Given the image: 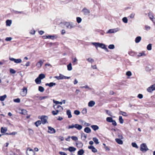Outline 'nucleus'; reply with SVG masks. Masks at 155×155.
Returning <instances> with one entry per match:
<instances>
[{"instance_id": "obj_1", "label": "nucleus", "mask_w": 155, "mask_h": 155, "mask_svg": "<svg viewBox=\"0 0 155 155\" xmlns=\"http://www.w3.org/2000/svg\"><path fill=\"white\" fill-rule=\"evenodd\" d=\"M63 24L67 29H71L76 26V23L71 22H64Z\"/></svg>"}, {"instance_id": "obj_2", "label": "nucleus", "mask_w": 155, "mask_h": 155, "mask_svg": "<svg viewBox=\"0 0 155 155\" xmlns=\"http://www.w3.org/2000/svg\"><path fill=\"white\" fill-rule=\"evenodd\" d=\"M140 150L143 152H145L149 150L146 143H143L140 145Z\"/></svg>"}, {"instance_id": "obj_3", "label": "nucleus", "mask_w": 155, "mask_h": 155, "mask_svg": "<svg viewBox=\"0 0 155 155\" xmlns=\"http://www.w3.org/2000/svg\"><path fill=\"white\" fill-rule=\"evenodd\" d=\"M40 119H41V123L43 124H45L47 122L48 117L46 116H41Z\"/></svg>"}, {"instance_id": "obj_4", "label": "nucleus", "mask_w": 155, "mask_h": 155, "mask_svg": "<svg viewBox=\"0 0 155 155\" xmlns=\"http://www.w3.org/2000/svg\"><path fill=\"white\" fill-rule=\"evenodd\" d=\"M27 92V88L26 87H24L22 89V91L20 92V94L21 96L24 97L26 95Z\"/></svg>"}, {"instance_id": "obj_5", "label": "nucleus", "mask_w": 155, "mask_h": 155, "mask_svg": "<svg viewBox=\"0 0 155 155\" xmlns=\"http://www.w3.org/2000/svg\"><path fill=\"white\" fill-rule=\"evenodd\" d=\"M27 155H35V152L34 150L30 148H28L26 151Z\"/></svg>"}, {"instance_id": "obj_6", "label": "nucleus", "mask_w": 155, "mask_h": 155, "mask_svg": "<svg viewBox=\"0 0 155 155\" xmlns=\"http://www.w3.org/2000/svg\"><path fill=\"white\" fill-rule=\"evenodd\" d=\"M45 61V60H40L37 63L36 66L38 68H41Z\"/></svg>"}, {"instance_id": "obj_7", "label": "nucleus", "mask_w": 155, "mask_h": 155, "mask_svg": "<svg viewBox=\"0 0 155 155\" xmlns=\"http://www.w3.org/2000/svg\"><path fill=\"white\" fill-rule=\"evenodd\" d=\"M48 133L50 134H54L56 132L55 130L53 128L51 127H48Z\"/></svg>"}, {"instance_id": "obj_8", "label": "nucleus", "mask_w": 155, "mask_h": 155, "mask_svg": "<svg viewBox=\"0 0 155 155\" xmlns=\"http://www.w3.org/2000/svg\"><path fill=\"white\" fill-rule=\"evenodd\" d=\"M82 12H84V15H88L90 12V11L86 8H84L82 10Z\"/></svg>"}, {"instance_id": "obj_9", "label": "nucleus", "mask_w": 155, "mask_h": 155, "mask_svg": "<svg viewBox=\"0 0 155 155\" xmlns=\"http://www.w3.org/2000/svg\"><path fill=\"white\" fill-rule=\"evenodd\" d=\"M53 107L55 109H58V110H59V111H61L63 110V108L61 106L59 105H57L55 104L54 105Z\"/></svg>"}, {"instance_id": "obj_10", "label": "nucleus", "mask_w": 155, "mask_h": 155, "mask_svg": "<svg viewBox=\"0 0 155 155\" xmlns=\"http://www.w3.org/2000/svg\"><path fill=\"white\" fill-rule=\"evenodd\" d=\"M89 149L91 150L94 153H96L97 152V150L93 146L91 145L88 147Z\"/></svg>"}, {"instance_id": "obj_11", "label": "nucleus", "mask_w": 155, "mask_h": 155, "mask_svg": "<svg viewBox=\"0 0 155 155\" xmlns=\"http://www.w3.org/2000/svg\"><path fill=\"white\" fill-rule=\"evenodd\" d=\"M64 76L61 74H60L59 76H55L54 78L58 80H62L64 79Z\"/></svg>"}, {"instance_id": "obj_12", "label": "nucleus", "mask_w": 155, "mask_h": 155, "mask_svg": "<svg viewBox=\"0 0 155 155\" xmlns=\"http://www.w3.org/2000/svg\"><path fill=\"white\" fill-rule=\"evenodd\" d=\"M92 44L95 46L96 48H97L98 47L101 48V43H99V42H93L92 43Z\"/></svg>"}, {"instance_id": "obj_13", "label": "nucleus", "mask_w": 155, "mask_h": 155, "mask_svg": "<svg viewBox=\"0 0 155 155\" xmlns=\"http://www.w3.org/2000/svg\"><path fill=\"white\" fill-rule=\"evenodd\" d=\"M84 131L85 132L87 133H89L91 132V129L89 127H86L84 128Z\"/></svg>"}, {"instance_id": "obj_14", "label": "nucleus", "mask_w": 155, "mask_h": 155, "mask_svg": "<svg viewBox=\"0 0 155 155\" xmlns=\"http://www.w3.org/2000/svg\"><path fill=\"white\" fill-rule=\"evenodd\" d=\"M56 84V83H53V82H50L49 83H46L45 84V85L46 86H49L50 87H52L54 86Z\"/></svg>"}, {"instance_id": "obj_15", "label": "nucleus", "mask_w": 155, "mask_h": 155, "mask_svg": "<svg viewBox=\"0 0 155 155\" xmlns=\"http://www.w3.org/2000/svg\"><path fill=\"white\" fill-rule=\"evenodd\" d=\"M122 139L116 138L115 140L119 144H123V141L121 140Z\"/></svg>"}, {"instance_id": "obj_16", "label": "nucleus", "mask_w": 155, "mask_h": 155, "mask_svg": "<svg viewBox=\"0 0 155 155\" xmlns=\"http://www.w3.org/2000/svg\"><path fill=\"white\" fill-rule=\"evenodd\" d=\"M95 104V102L93 101H90L88 103V106L90 107H93Z\"/></svg>"}, {"instance_id": "obj_17", "label": "nucleus", "mask_w": 155, "mask_h": 155, "mask_svg": "<svg viewBox=\"0 0 155 155\" xmlns=\"http://www.w3.org/2000/svg\"><path fill=\"white\" fill-rule=\"evenodd\" d=\"M75 128L78 130H80L82 128V126L81 125L77 124H75Z\"/></svg>"}, {"instance_id": "obj_18", "label": "nucleus", "mask_w": 155, "mask_h": 155, "mask_svg": "<svg viewBox=\"0 0 155 155\" xmlns=\"http://www.w3.org/2000/svg\"><path fill=\"white\" fill-rule=\"evenodd\" d=\"M76 144L78 147H81L83 146V143L80 141H78V142L76 143Z\"/></svg>"}, {"instance_id": "obj_19", "label": "nucleus", "mask_w": 155, "mask_h": 155, "mask_svg": "<svg viewBox=\"0 0 155 155\" xmlns=\"http://www.w3.org/2000/svg\"><path fill=\"white\" fill-rule=\"evenodd\" d=\"M7 129L6 127L4 128L3 127H2L1 128V132L2 133H5L7 131Z\"/></svg>"}, {"instance_id": "obj_20", "label": "nucleus", "mask_w": 155, "mask_h": 155, "mask_svg": "<svg viewBox=\"0 0 155 155\" xmlns=\"http://www.w3.org/2000/svg\"><path fill=\"white\" fill-rule=\"evenodd\" d=\"M68 150L71 152H73L75 151L76 149V148H75L74 147H68Z\"/></svg>"}, {"instance_id": "obj_21", "label": "nucleus", "mask_w": 155, "mask_h": 155, "mask_svg": "<svg viewBox=\"0 0 155 155\" xmlns=\"http://www.w3.org/2000/svg\"><path fill=\"white\" fill-rule=\"evenodd\" d=\"M41 124V121L40 120H38L35 123V126L38 127L39 125Z\"/></svg>"}, {"instance_id": "obj_22", "label": "nucleus", "mask_w": 155, "mask_h": 155, "mask_svg": "<svg viewBox=\"0 0 155 155\" xmlns=\"http://www.w3.org/2000/svg\"><path fill=\"white\" fill-rule=\"evenodd\" d=\"M87 137V135H85L84 133L81 134V138L83 140H85Z\"/></svg>"}, {"instance_id": "obj_23", "label": "nucleus", "mask_w": 155, "mask_h": 155, "mask_svg": "<svg viewBox=\"0 0 155 155\" xmlns=\"http://www.w3.org/2000/svg\"><path fill=\"white\" fill-rule=\"evenodd\" d=\"M141 38L140 36H138L135 38V42L136 43H138L141 41Z\"/></svg>"}, {"instance_id": "obj_24", "label": "nucleus", "mask_w": 155, "mask_h": 155, "mask_svg": "<svg viewBox=\"0 0 155 155\" xmlns=\"http://www.w3.org/2000/svg\"><path fill=\"white\" fill-rule=\"evenodd\" d=\"M67 114L68 115V117L69 118H70L72 117V115L70 110H67Z\"/></svg>"}, {"instance_id": "obj_25", "label": "nucleus", "mask_w": 155, "mask_h": 155, "mask_svg": "<svg viewBox=\"0 0 155 155\" xmlns=\"http://www.w3.org/2000/svg\"><path fill=\"white\" fill-rule=\"evenodd\" d=\"M35 82L37 84H39L41 83V79L38 77L35 79Z\"/></svg>"}, {"instance_id": "obj_26", "label": "nucleus", "mask_w": 155, "mask_h": 155, "mask_svg": "<svg viewBox=\"0 0 155 155\" xmlns=\"http://www.w3.org/2000/svg\"><path fill=\"white\" fill-rule=\"evenodd\" d=\"M91 128L95 131L99 129V127L96 125H92L91 126Z\"/></svg>"}, {"instance_id": "obj_27", "label": "nucleus", "mask_w": 155, "mask_h": 155, "mask_svg": "<svg viewBox=\"0 0 155 155\" xmlns=\"http://www.w3.org/2000/svg\"><path fill=\"white\" fill-rule=\"evenodd\" d=\"M7 95L6 94H5L2 96H0V101H4Z\"/></svg>"}, {"instance_id": "obj_28", "label": "nucleus", "mask_w": 155, "mask_h": 155, "mask_svg": "<svg viewBox=\"0 0 155 155\" xmlns=\"http://www.w3.org/2000/svg\"><path fill=\"white\" fill-rule=\"evenodd\" d=\"M84 153V151L83 149L79 150L78 152V155H82Z\"/></svg>"}, {"instance_id": "obj_29", "label": "nucleus", "mask_w": 155, "mask_h": 155, "mask_svg": "<svg viewBox=\"0 0 155 155\" xmlns=\"http://www.w3.org/2000/svg\"><path fill=\"white\" fill-rule=\"evenodd\" d=\"M68 70V71H71L72 70V65L71 63H70L67 66Z\"/></svg>"}, {"instance_id": "obj_30", "label": "nucleus", "mask_w": 155, "mask_h": 155, "mask_svg": "<svg viewBox=\"0 0 155 155\" xmlns=\"http://www.w3.org/2000/svg\"><path fill=\"white\" fill-rule=\"evenodd\" d=\"M116 31H115L114 29H110L108 30V31L107 32V34H108V33H114V32H116Z\"/></svg>"}, {"instance_id": "obj_31", "label": "nucleus", "mask_w": 155, "mask_h": 155, "mask_svg": "<svg viewBox=\"0 0 155 155\" xmlns=\"http://www.w3.org/2000/svg\"><path fill=\"white\" fill-rule=\"evenodd\" d=\"M57 37H56V35H48V38L52 40H53L55 38H56Z\"/></svg>"}, {"instance_id": "obj_32", "label": "nucleus", "mask_w": 155, "mask_h": 155, "mask_svg": "<svg viewBox=\"0 0 155 155\" xmlns=\"http://www.w3.org/2000/svg\"><path fill=\"white\" fill-rule=\"evenodd\" d=\"M93 140L96 144H98L99 143L98 140L96 137H93Z\"/></svg>"}, {"instance_id": "obj_33", "label": "nucleus", "mask_w": 155, "mask_h": 155, "mask_svg": "<svg viewBox=\"0 0 155 155\" xmlns=\"http://www.w3.org/2000/svg\"><path fill=\"white\" fill-rule=\"evenodd\" d=\"M6 25L7 26H10L12 23L11 20H7L6 21Z\"/></svg>"}, {"instance_id": "obj_34", "label": "nucleus", "mask_w": 155, "mask_h": 155, "mask_svg": "<svg viewBox=\"0 0 155 155\" xmlns=\"http://www.w3.org/2000/svg\"><path fill=\"white\" fill-rule=\"evenodd\" d=\"M38 91L41 92H42L44 91V88L41 86H39L38 87Z\"/></svg>"}, {"instance_id": "obj_35", "label": "nucleus", "mask_w": 155, "mask_h": 155, "mask_svg": "<svg viewBox=\"0 0 155 155\" xmlns=\"http://www.w3.org/2000/svg\"><path fill=\"white\" fill-rule=\"evenodd\" d=\"M38 78L41 79V80L44 78L45 77V75L44 74H40L38 76Z\"/></svg>"}, {"instance_id": "obj_36", "label": "nucleus", "mask_w": 155, "mask_h": 155, "mask_svg": "<svg viewBox=\"0 0 155 155\" xmlns=\"http://www.w3.org/2000/svg\"><path fill=\"white\" fill-rule=\"evenodd\" d=\"M49 97L48 96H41L39 97V100L41 101L42 100L44 99L48 98Z\"/></svg>"}, {"instance_id": "obj_37", "label": "nucleus", "mask_w": 155, "mask_h": 155, "mask_svg": "<svg viewBox=\"0 0 155 155\" xmlns=\"http://www.w3.org/2000/svg\"><path fill=\"white\" fill-rule=\"evenodd\" d=\"M147 91L149 92H152L153 90L151 86L147 89Z\"/></svg>"}, {"instance_id": "obj_38", "label": "nucleus", "mask_w": 155, "mask_h": 155, "mask_svg": "<svg viewBox=\"0 0 155 155\" xmlns=\"http://www.w3.org/2000/svg\"><path fill=\"white\" fill-rule=\"evenodd\" d=\"M152 45L151 44H148L147 47V48L148 50H150L152 49Z\"/></svg>"}, {"instance_id": "obj_39", "label": "nucleus", "mask_w": 155, "mask_h": 155, "mask_svg": "<svg viewBox=\"0 0 155 155\" xmlns=\"http://www.w3.org/2000/svg\"><path fill=\"white\" fill-rule=\"evenodd\" d=\"M113 119L111 117H107L106 118V121L109 122H111Z\"/></svg>"}, {"instance_id": "obj_40", "label": "nucleus", "mask_w": 155, "mask_h": 155, "mask_svg": "<svg viewBox=\"0 0 155 155\" xmlns=\"http://www.w3.org/2000/svg\"><path fill=\"white\" fill-rule=\"evenodd\" d=\"M22 61L21 60V59H15V62L16 63H19L21 62Z\"/></svg>"}, {"instance_id": "obj_41", "label": "nucleus", "mask_w": 155, "mask_h": 155, "mask_svg": "<svg viewBox=\"0 0 155 155\" xmlns=\"http://www.w3.org/2000/svg\"><path fill=\"white\" fill-rule=\"evenodd\" d=\"M120 114L122 115L125 116H127V113L125 112H124L122 111H120Z\"/></svg>"}, {"instance_id": "obj_42", "label": "nucleus", "mask_w": 155, "mask_h": 155, "mask_svg": "<svg viewBox=\"0 0 155 155\" xmlns=\"http://www.w3.org/2000/svg\"><path fill=\"white\" fill-rule=\"evenodd\" d=\"M119 121L120 124H123L124 122V120L122 118V117L121 116L119 117Z\"/></svg>"}, {"instance_id": "obj_43", "label": "nucleus", "mask_w": 155, "mask_h": 155, "mask_svg": "<svg viewBox=\"0 0 155 155\" xmlns=\"http://www.w3.org/2000/svg\"><path fill=\"white\" fill-rule=\"evenodd\" d=\"M131 145L133 147H135L137 148H138V147L137 146V144L135 143H134V142L132 143H131Z\"/></svg>"}, {"instance_id": "obj_44", "label": "nucleus", "mask_w": 155, "mask_h": 155, "mask_svg": "<svg viewBox=\"0 0 155 155\" xmlns=\"http://www.w3.org/2000/svg\"><path fill=\"white\" fill-rule=\"evenodd\" d=\"M53 101L54 103L56 104H59L61 105L62 104V102H59L58 101H55L54 100H53Z\"/></svg>"}, {"instance_id": "obj_45", "label": "nucleus", "mask_w": 155, "mask_h": 155, "mask_svg": "<svg viewBox=\"0 0 155 155\" xmlns=\"http://www.w3.org/2000/svg\"><path fill=\"white\" fill-rule=\"evenodd\" d=\"M77 21L78 23H79L81 22L82 19L81 18L79 17H77L76 18Z\"/></svg>"}, {"instance_id": "obj_46", "label": "nucleus", "mask_w": 155, "mask_h": 155, "mask_svg": "<svg viewBox=\"0 0 155 155\" xmlns=\"http://www.w3.org/2000/svg\"><path fill=\"white\" fill-rule=\"evenodd\" d=\"M59 112V110H56V111L53 110L52 111V114L54 115H56L58 114Z\"/></svg>"}, {"instance_id": "obj_47", "label": "nucleus", "mask_w": 155, "mask_h": 155, "mask_svg": "<svg viewBox=\"0 0 155 155\" xmlns=\"http://www.w3.org/2000/svg\"><path fill=\"white\" fill-rule=\"evenodd\" d=\"M87 60L89 62H90L91 63H93L94 62V60L91 58H88L87 59Z\"/></svg>"}, {"instance_id": "obj_48", "label": "nucleus", "mask_w": 155, "mask_h": 155, "mask_svg": "<svg viewBox=\"0 0 155 155\" xmlns=\"http://www.w3.org/2000/svg\"><path fill=\"white\" fill-rule=\"evenodd\" d=\"M108 48L110 49H114L115 48V46L113 44L110 45L108 46Z\"/></svg>"}, {"instance_id": "obj_49", "label": "nucleus", "mask_w": 155, "mask_h": 155, "mask_svg": "<svg viewBox=\"0 0 155 155\" xmlns=\"http://www.w3.org/2000/svg\"><path fill=\"white\" fill-rule=\"evenodd\" d=\"M143 56H145V54L143 52L139 53L137 55V56L138 57H140Z\"/></svg>"}, {"instance_id": "obj_50", "label": "nucleus", "mask_w": 155, "mask_h": 155, "mask_svg": "<svg viewBox=\"0 0 155 155\" xmlns=\"http://www.w3.org/2000/svg\"><path fill=\"white\" fill-rule=\"evenodd\" d=\"M122 21L124 23H127L128 20L126 17H124L122 19Z\"/></svg>"}, {"instance_id": "obj_51", "label": "nucleus", "mask_w": 155, "mask_h": 155, "mask_svg": "<svg viewBox=\"0 0 155 155\" xmlns=\"http://www.w3.org/2000/svg\"><path fill=\"white\" fill-rule=\"evenodd\" d=\"M13 101L15 102L19 103L20 102V99L19 98H17L14 99Z\"/></svg>"}, {"instance_id": "obj_52", "label": "nucleus", "mask_w": 155, "mask_h": 155, "mask_svg": "<svg viewBox=\"0 0 155 155\" xmlns=\"http://www.w3.org/2000/svg\"><path fill=\"white\" fill-rule=\"evenodd\" d=\"M27 113V111L24 109L21 110V113L22 114L25 115Z\"/></svg>"}, {"instance_id": "obj_53", "label": "nucleus", "mask_w": 155, "mask_h": 155, "mask_svg": "<svg viewBox=\"0 0 155 155\" xmlns=\"http://www.w3.org/2000/svg\"><path fill=\"white\" fill-rule=\"evenodd\" d=\"M148 16L151 20L152 19H153V16L152 15V14L150 12L149 13Z\"/></svg>"}, {"instance_id": "obj_54", "label": "nucleus", "mask_w": 155, "mask_h": 155, "mask_svg": "<svg viewBox=\"0 0 155 155\" xmlns=\"http://www.w3.org/2000/svg\"><path fill=\"white\" fill-rule=\"evenodd\" d=\"M81 88H87L89 90H91V88H90L87 85H86L85 86H81V87H80Z\"/></svg>"}, {"instance_id": "obj_55", "label": "nucleus", "mask_w": 155, "mask_h": 155, "mask_svg": "<svg viewBox=\"0 0 155 155\" xmlns=\"http://www.w3.org/2000/svg\"><path fill=\"white\" fill-rule=\"evenodd\" d=\"M10 72L11 73L13 74H15L16 73V71L12 68L10 69Z\"/></svg>"}, {"instance_id": "obj_56", "label": "nucleus", "mask_w": 155, "mask_h": 155, "mask_svg": "<svg viewBox=\"0 0 155 155\" xmlns=\"http://www.w3.org/2000/svg\"><path fill=\"white\" fill-rule=\"evenodd\" d=\"M72 139L74 141H76L78 140V138L76 136H72L71 137Z\"/></svg>"}, {"instance_id": "obj_57", "label": "nucleus", "mask_w": 155, "mask_h": 155, "mask_svg": "<svg viewBox=\"0 0 155 155\" xmlns=\"http://www.w3.org/2000/svg\"><path fill=\"white\" fill-rule=\"evenodd\" d=\"M126 74L127 76H130L131 75L132 73L130 71H128L126 72Z\"/></svg>"}, {"instance_id": "obj_58", "label": "nucleus", "mask_w": 155, "mask_h": 155, "mask_svg": "<svg viewBox=\"0 0 155 155\" xmlns=\"http://www.w3.org/2000/svg\"><path fill=\"white\" fill-rule=\"evenodd\" d=\"M74 113L76 115H78L80 114V112L78 110H76L74 111Z\"/></svg>"}, {"instance_id": "obj_59", "label": "nucleus", "mask_w": 155, "mask_h": 155, "mask_svg": "<svg viewBox=\"0 0 155 155\" xmlns=\"http://www.w3.org/2000/svg\"><path fill=\"white\" fill-rule=\"evenodd\" d=\"M87 110L86 108H84L83 109V110H82L81 111V113L83 114H84L87 113Z\"/></svg>"}, {"instance_id": "obj_60", "label": "nucleus", "mask_w": 155, "mask_h": 155, "mask_svg": "<svg viewBox=\"0 0 155 155\" xmlns=\"http://www.w3.org/2000/svg\"><path fill=\"white\" fill-rule=\"evenodd\" d=\"M135 15V14L134 13H132L129 16V17L131 18H134Z\"/></svg>"}, {"instance_id": "obj_61", "label": "nucleus", "mask_w": 155, "mask_h": 155, "mask_svg": "<svg viewBox=\"0 0 155 155\" xmlns=\"http://www.w3.org/2000/svg\"><path fill=\"white\" fill-rule=\"evenodd\" d=\"M111 122L112 123V124L114 126H117V124L115 120H113Z\"/></svg>"}, {"instance_id": "obj_62", "label": "nucleus", "mask_w": 155, "mask_h": 155, "mask_svg": "<svg viewBox=\"0 0 155 155\" xmlns=\"http://www.w3.org/2000/svg\"><path fill=\"white\" fill-rule=\"evenodd\" d=\"M12 39V38L11 37H7L5 39V40L6 41H10Z\"/></svg>"}, {"instance_id": "obj_63", "label": "nucleus", "mask_w": 155, "mask_h": 155, "mask_svg": "<svg viewBox=\"0 0 155 155\" xmlns=\"http://www.w3.org/2000/svg\"><path fill=\"white\" fill-rule=\"evenodd\" d=\"M118 137H119L118 139H123V137L122 135V134L120 133H118L117 134Z\"/></svg>"}, {"instance_id": "obj_64", "label": "nucleus", "mask_w": 155, "mask_h": 155, "mask_svg": "<svg viewBox=\"0 0 155 155\" xmlns=\"http://www.w3.org/2000/svg\"><path fill=\"white\" fill-rule=\"evenodd\" d=\"M59 153L61 155H67V154L64 152L60 151Z\"/></svg>"}]
</instances>
